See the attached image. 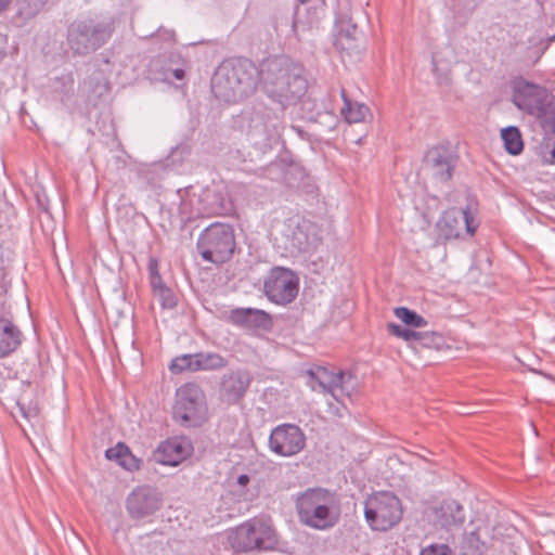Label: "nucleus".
<instances>
[{
	"label": "nucleus",
	"instance_id": "nucleus-1",
	"mask_svg": "<svg viewBox=\"0 0 555 555\" xmlns=\"http://www.w3.org/2000/svg\"><path fill=\"white\" fill-rule=\"evenodd\" d=\"M261 83L264 93L285 107L296 104L307 92L308 80L301 65L286 56H274L260 63Z\"/></svg>",
	"mask_w": 555,
	"mask_h": 555
},
{
	"label": "nucleus",
	"instance_id": "nucleus-2",
	"mask_svg": "<svg viewBox=\"0 0 555 555\" xmlns=\"http://www.w3.org/2000/svg\"><path fill=\"white\" fill-rule=\"evenodd\" d=\"M261 82L260 65L246 57L223 61L211 79L214 95L225 103H237L251 96Z\"/></svg>",
	"mask_w": 555,
	"mask_h": 555
},
{
	"label": "nucleus",
	"instance_id": "nucleus-3",
	"mask_svg": "<svg viewBox=\"0 0 555 555\" xmlns=\"http://www.w3.org/2000/svg\"><path fill=\"white\" fill-rule=\"evenodd\" d=\"M295 507L299 521L315 530H328L339 520L337 494L328 489L309 488L296 495Z\"/></svg>",
	"mask_w": 555,
	"mask_h": 555
},
{
	"label": "nucleus",
	"instance_id": "nucleus-4",
	"mask_svg": "<svg viewBox=\"0 0 555 555\" xmlns=\"http://www.w3.org/2000/svg\"><path fill=\"white\" fill-rule=\"evenodd\" d=\"M114 24L100 17L76 20L68 25L66 43L78 56H87L103 47L112 37Z\"/></svg>",
	"mask_w": 555,
	"mask_h": 555
},
{
	"label": "nucleus",
	"instance_id": "nucleus-5",
	"mask_svg": "<svg viewBox=\"0 0 555 555\" xmlns=\"http://www.w3.org/2000/svg\"><path fill=\"white\" fill-rule=\"evenodd\" d=\"M228 540L235 552L271 551L278 545L272 521L264 517H254L237 526Z\"/></svg>",
	"mask_w": 555,
	"mask_h": 555
},
{
	"label": "nucleus",
	"instance_id": "nucleus-6",
	"mask_svg": "<svg viewBox=\"0 0 555 555\" xmlns=\"http://www.w3.org/2000/svg\"><path fill=\"white\" fill-rule=\"evenodd\" d=\"M235 248L233 228L228 223L215 222L208 225L197 240V249L205 261L223 263Z\"/></svg>",
	"mask_w": 555,
	"mask_h": 555
},
{
	"label": "nucleus",
	"instance_id": "nucleus-7",
	"mask_svg": "<svg viewBox=\"0 0 555 555\" xmlns=\"http://www.w3.org/2000/svg\"><path fill=\"white\" fill-rule=\"evenodd\" d=\"M402 514L401 501L392 492H376L365 501L364 517L372 530H390L400 522Z\"/></svg>",
	"mask_w": 555,
	"mask_h": 555
},
{
	"label": "nucleus",
	"instance_id": "nucleus-8",
	"mask_svg": "<svg viewBox=\"0 0 555 555\" xmlns=\"http://www.w3.org/2000/svg\"><path fill=\"white\" fill-rule=\"evenodd\" d=\"M246 120L247 134L259 149L264 150L278 141L281 119L271 108L256 104L246 112Z\"/></svg>",
	"mask_w": 555,
	"mask_h": 555
},
{
	"label": "nucleus",
	"instance_id": "nucleus-9",
	"mask_svg": "<svg viewBox=\"0 0 555 555\" xmlns=\"http://www.w3.org/2000/svg\"><path fill=\"white\" fill-rule=\"evenodd\" d=\"M281 247L289 255L310 253L315 250L322 242L320 228L309 221L288 220L281 232Z\"/></svg>",
	"mask_w": 555,
	"mask_h": 555
},
{
	"label": "nucleus",
	"instance_id": "nucleus-10",
	"mask_svg": "<svg viewBox=\"0 0 555 555\" xmlns=\"http://www.w3.org/2000/svg\"><path fill=\"white\" fill-rule=\"evenodd\" d=\"M207 413L206 396L195 383H188L177 390L173 416L184 426H198Z\"/></svg>",
	"mask_w": 555,
	"mask_h": 555
},
{
	"label": "nucleus",
	"instance_id": "nucleus-11",
	"mask_svg": "<svg viewBox=\"0 0 555 555\" xmlns=\"http://www.w3.org/2000/svg\"><path fill=\"white\" fill-rule=\"evenodd\" d=\"M263 288L267 297L278 305L292 302L299 289V278L291 269L274 267L264 280Z\"/></svg>",
	"mask_w": 555,
	"mask_h": 555
},
{
	"label": "nucleus",
	"instance_id": "nucleus-12",
	"mask_svg": "<svg viewBox=\"0 0 555 555\" xmlns=\"http://www.w3.org/2000/svg\"><path fill=\"white\" fill-rule=\"evenodd\" d=\"M553 95L546 88L517 80L514 83L513 103L521 111L542 118Z\"/></svg>",
	"mask_w": 555,
	"mask_h": 555
},
{
	"label": "nucleus",
	"instance_id": "nucleus-13",
	"mask_svg": "<svg viewBox=\"0 0 555 555\" xmlns=\"http://www.w3.org/2000/svg\"><path fill=\"white\" fill-rule=\"evenodd\" d=\"M306 447V436L295 424H282L270 434L269 448L280 456L288 457L298 454Z\"/></svg>",
	"mask_w": 555,
	"mask_h": 555
},
{
	"label": "nucleus",
	"instance_id": "nucleus-14",
	"mask_svg": "<svg viewBox=\"0 0 555 555\" xmlns=\"http://www.w3.org/2000/svg\"><path fill=\"white\" fill-rule=\"evenodd\" d=\"M310 386L315 390V384L322 388L323 392H328L334 399L339 401L340 397L349 396L353 388L351 384L352 375L344 371L333 372L326 367L319 366L315 370H309Z\"/></svg>",
	"mask_w": 555,
	"mask_h": 555
},
{
	"label": "nucleus",
	"instance_id": "nucleus-15",
	"mask_svg": "<svg viewBox=\"0 0 555 555\" xmlns=\"http://www.w3.org/2000/svg\"><path fill=\"white\" fill-rule=\"evenodd\" d=\"M228 365V360L218 352L201 351L176 357L169 370L175 374L182 372L219 371Z\"/></svg>",
	"mask_w": 555,
	"mask_h": 555
},
{
	"label": "nucleus",
	"instance_id": "nucleus-16",
	"mask_svg": "<svg viewBox=\"0 0 555 555\" xmlns=\"http://www.w3.org/2000/svg\"><path fill=\"white\" fill-rule=\"evenodd\" d=\"M334 46L348 55H359L364 49L363 34L352 15L341 14L335 22Z\"/></svg>",
	"mask_w": 555,
	"mask_h": 555
},
{
	"label": "nucleus",
	"instance_id": "nucleus-17",
	"mask_svg": "<svg viewBox=\"0 0 555 555\" xmlns=\"http://www.w3.org/2000/svg\"><path fill=\"white\" fill-rule=\"evenodd\" d=\"M440 236L446 240L459 238L463 231L473 235L477 224L472 211L466 208L453 207L446 210L437 222Z\"/></svg>",
	"mask_w": 555,
	"mask_h": 555
},
{
	"label": "nucleus",
	"instance_id": "nucleus-18",
	"mask_svg": "<svg viewBox=\"0 0 555 555\" xmlns=\"http://www.w3.org/2000/svg\"><path fill=\"white\" fill-rule=\"evenodd\" d=\"M427 515L437 527L451 530L465 522L463 506L455 500H444L427 509Z\"/></svg>",
	"mask_w": 555,
	"mask_h": 555
},
{
	"label": "nucleus",
	"instance_id": "nucleus-19",
	"mask_svg": "<svg viewBox=\"0 0 555 555\" xmlns=\"http://www.w3.org/2000/svg\"><path fill=\"white\" fill-rule=\"evenodd\" d=\"M253 377L246 370L231 371L224 374L220 383V395L229 404L238 403L250 386Z\"/></svg>",
	"mask_w": 555,
	"mask_h": 555
},
{
	"label": "nucleus",
	"instance_id": "nucleus-20",
	"mask_svg": "<svg viewBox=\"0 0 555 555\" xmlns=\"http://www.w3.org/2000/svg\"><path fill=\"white\" fill-rule=\"evenodd\" d=\"M160 505L159 494L150 488L135 489L127 499V511L132 518L137 519L154 514Z\"/></svg>",
	"mask_w": 555,
	"mask_h": 555
},
{
	"label": "nucleus",
	"instance_id": "nucleus-21",
	"mask_svg": "<svg viewBox=\"0 0 555 555\" xmlns=\"http://www.w3.org/2000/svg\"><path fill=\"white\" fill-rule=\"evenodd\" d=\"M227 321L244 330L269 331L272 318L263 310L256 308H235L229 311Z\"/></svg>",
	"mask_w": 555,
	"mask_h": 555
},
{
	"label": "nucleus",
	"instance_id": "nucleus-22",
	"mask_svg": "<svg viewBox=\"0 0 555 555\" xmlns=\"http://www.w3.org/2000/svg\"><path fill=\"white\" fill-rule=\"evenodd\" d=\"M424 162L433 178L440 182H447L451 179L456 163L453 155L443 147L429 150Z\"/></svg>",
	"mask_w": 555,
	"mask_h": 555
},
{
	"label": "nucleus",
	"instance_id": "nucleus-23",
	"mask_svg": "<svg viewBox=\"0 0 555 555\" xmlns=\"http://www.w3.org/2000/svg\"><path fill=\"white\" fill-rule=\"evenodd\" d=\"M190 454V444L179 438L163 441L153 452L154 462L162 465L177 466Z\"/></svg>",
	"mask_w": 555,
	"mask_h": 555
},
{
	"label": "nucleus",
	"instance_id": "nucleus-24",
	"mask_svg": "<svg viewBox=\"0 0 555 555\" xmlns=\"http://www.w3.org/2000/svg\"><path fill=\"white\" fill-rule=\"evenodd\" d=\"M22 343V333L11 321L0 319V358L14 352Z\"/></svg>",
	"mask_w": 555,
	"mask_h": 555
},
{
	"label": "nucleus",
	"instance_id": "nucleus-25",
	"mask_svg": "<svg viewBox=\"0 0 555 555\" xmlns=\"http://www.w3.org/2000/svg\"><path fill=\"white\" fill-rule=\"evenodd\" d=\"M105 456L111 461H116L128 472L139 470L142 463V460L133 455L124 442H118L115 447L107 449Z\"/></svg>",
	"mask_w": 555,
	"mask_h": 555
},
{
	"label": "nucleus",
	"instance_id": "nucleus-26",
	"mask_svg": "<svg viewBox=\"0 0 555 555\" xmlns=\"http://www.w3.org/2000/svg\"><path fill=\"white\" fill-rule=\"evenodd\" d=\"M341 98L344 106L341 107V115L348 122H361L365 119L370 109L366 105L352 102L348 99L345 89H341Z\"/></svg>",
	"mask_w": 555,
	"mask_h": 555
},
{
	"label": "nucleus",
	"instance_id": "nucleus-27",
	"mask_svg": "<svg viewBox=\"0 0 555 555\" xmlns=\"http://www.w3.org/2000/svg\"><path fill=\"white\" fill-rule=\"evenodd\" d=\"M501 138L504 142L505 150L511 155H518L524 150V142L520 131L517 127L509 126L501 131Z\"/></svg>",
	"mask_w": 555,
	"mask_h": 555
},
{
	"label": "nucleus",
	"instance_id": "nucleus-28",
	"mask_svg": "<svg viewBox=\"0 0 555 555\" xmlns=\"http://www.w3.org/2000/svg\"><path fill=\"white\" fill-rule=\"evenodd\" d=\"M487 534V527H478L477 529L465 534V545L473 555H482L487 542L485 535Z\"/></svg>",
	"mask_w": 555,
	"mask_h": 555
},
{
	"label": "nucleus",
	"instance_id": "nucleus-29",
	"mask_svg": "<svg viewBox=\"0 0 555 555\" xmlns=\"http://www.w3.org/2000/svg\"><path fill=\"white\" fill-rule=\"evenodd\" d=\"M393 313L408 326L425 327L428 324L427 320L406 307H398L393 310Z\"/></svg>",
	"mask_w": 555,
	"mask_h": 555
},
{
	"label": "nucleus",
	"instance_id": "nucleus-30",
	"mask_svg": "<svg viewBox=\"0 0 555 555\" xmlns=\"http://www.w3.org/2000/svg\"><path fill=\"white\" fill-rule=\"evenodd\" d=\"M388 331L399 337L404 339L405 341L410 343L413 348H417V343L420 338V331L409 330L405 328L399 324L389 323L388 324Z\"/></svg>",
	"mask_w": 555,
	"mask_h": 555
},
{
	"label": "nucleus",
	"instance_id": "nucleus-31",
	"mask_svg": "<svg viewBox=\"0 0 555 555\" xmlns=\"http://www.w3.org/2000/svg\"><path fill=\"white\" fill-rule=\"evenodd\" d=\"M444 345V338L437 332H421L417 347L440 349Z\"/></svg>",
	"mask_w": 555,
	"mask_h": 555
},
{
	"label": "nucleus",
	"instance_id": "nucleus-32",
	"mask_svg": "<svg viewBox=\"0 0 555 555\" xmlns=\"http://www.w3.org/2000/svg\"><path fill=\"white\" fill-rule=\"evenodd\" d=\"M153 296L159 301L164 309H173L177 306V296L168 286L157 289Z\"/></svg>",
	"mask_w": 555,
	"mask_h": 555
},
{
	"label": "nucleus",
	"instance_id": "nucleus-33",
	"mask_svg": "<svg viewBox=\"0 0 555 555\" xmlns=\"http://www.w3.org/2000/svg\"><path fill=\"white\" fill-rule=\"evenodd\" d=\"M47 0H28L27 5H24L22 2H18V15L23 18H30L35 16L40 9L43 7Z\"/></svg>",
	"mask_w": 555,
	"mask_h": 555
},
{
	"label": "nucleus",
	"instance_id": "nucleus-34",
	"mask_svg": "<svg viewBox=\"0 0 555 555\" xmlns=\"http://www.w3.org/2000/svg\"><path fill=\"white\" fill-rule=\"evenodd\" d=\"M542 124L543 127L555 133V98L553 96L548 106L543 115Z\"/></svg>",
	"mask_w": 555,
	"mask_h": 555
},
{
	"label": "nucleus",
	"instance_id": "nucleus-35",
	"mask_svg": "<svg viewBox=\"0 0 555 555\" xmlns=\"http://www.w3.org/2000/svg\"><path fill=\"white\" fill-rule=\"evenodd\" d=\"M420 555H454L451 547L447 544H430L422 548Z\"/></svg>",
	"mask_w": 555,
	"mask_h": 555
},
{
	"label": "nucleus",
	"instance_id": "nucleus-36",
	"mask_svg": "<svg viewBox=\"0 0 555 555\" xmlns=\"http://www.w3.org/2000/svg\"><path fill=\"white\" fill-rule=\"evenodd\" d=\"M284 169L285 166L282 162H273L266 167V177H268L271 180L279 181L284 177Z\"/></svg>",
	"mask_w": 555,
	"mask_h": 555
},
{
	"label": "nucleus",
	"instance_id": "nucleus-37",
	"mask_svg": "<svg viewBox=\"0 0 555 555\" xmlns=\"http://www.w3.org/2000/svg\"><path fill=\"white\" fill-rule=\"evenodd\" d=\"M9 287V282L7 281V272L3 267V259L0 257V294L5 293Z\"/></svg>",
	"mask_w": 555,
	"mask_h": 555
},
{
	"label": "nucleus",
	"instance_id": "nucleus-38",
	"mask_svg": "<svg viewBox=\"0 0 555 555\" xmlns=\"http://www.w3.org/2000/svg\"><path fill=\"white\" fill-rule=\"evenodd\" d=\"M150 284H151V287H152V292L153 294L159 289V288H164L165 286H167L163 280H162V276L160 274L159 275H155V276H150Z\"/></svg>",
	"mask_w": 555,
	"mask_h": 555
},
{
	"label": "nucleus",
	"instance_id": "nucleus-39",
	"mask_svg": "<svg viewBox=\"0 0 555 555\" xmlns=\"http://www.w3.org/2000/svg\"><path fill=\"white\" fill-rule=\"evenodd\" d=\"M149 275L150 276L159 275L158 263L155 259H152L149 263Z\"/></svg>",
	"mask_w": 555,
	"mask_h": 555
},
{
	"label": "nucleus",
	"instance_id": "nucleus-40",
	"mask_svg": "<svg viewBox=\"0 0 555 555\" xmlns=\"http://www.w3.org/2000/svg\"><path fill=\"white\" fill-rule=\"evenodd\" d=\"M250 481V478L248 475L246 474H243V475H240L237 477V483L241 486V487H246Z\"/></svg>",
	"mask_w": 555,
	"mask_h": 555
},
{
	"label": "nucleus",
	"instance_id": "nucleus-41",
	"mask_svg": "<svg viewBox=\"0 0 555 555\" xmlns=\"http://www.w3.org/2000/svg\"><path fill=\"white\" fill-rule=\"evenodd\" d=\"M172 74H173V77H175L176 79H178V80L183 79V78H184V76H185V72H184L183 69H181V68H177V69H175V70L172 72Z\"/></svg>",
	"mask_w": 555,
	"mask_h": 555
},
{
	"label": "nucleus",
	"instance_id": "nucleus-42",
	"mask_svg": "<svg viewBox=\"0 0 555 555\" xmlns=\"http://www.w3.org/2000/svg\"><path fill=\"white\" fill-rule=\"evenodd\" d=\"M548 162L551 164H555V145L550 151V159H548Z\"/></svg>",
	"mask_w": 555,
	"mask_h": 555
},
{
	"label": "nucleus",
	"instance_id": "nucleus-43",
	"mask_svg": "<svg viewBox=\"0 0 555 555\" xmlns=\"http://www.w3.org/2000/svg\"><path fill=\"white\" fill-rule=\"evenodd\" d=\"M10 3V0H0V12L5 10Z\"/></svg>",
	"mask_w": 555,
	"mask_h": 555
},
{
	"label": "nucleus",
	"instance_id": "nucleus-44",
	"mask_svg": "<svg viewBox=\"0 0 555 555\" xmlns=\"http://www.w3.org/2000/svg\"><path fill=\"white\" fill-rule=\"evenodd\" d=\"M301 3H306L308 2L309 0H299Z\"/></svg>",
	"mask_w": 555,
	"mask_h": 555
}]
</instances>
